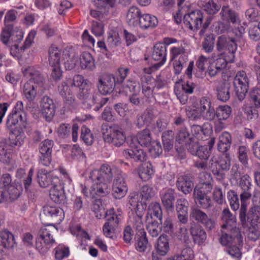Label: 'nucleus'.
<instances>
[{
    "label": "nucleus",
    "instance_id": "obj_1",
    "mask_svg": "<svg viewBox=\"0 0 260 260\" xmlns=\"http://www.w3.org/2000/svg\"><path fill=\"white\" fill-rule=\"evenodd\" d=\"M113 175L111 168L106 164L90 172L89 178L93 182V188L97 195L104 197L110 192V184Z\"/></svg>",
    "mask_w": 260,
    "mask_h": 260
},
{
    "label": "nucleus",
    "instance_id": "obj_2",
    "mask_svg": "<svg viewBox=\"0 0 260 260\" xmlns=\"http://www.w3.org/2000/svg\"><path fill=\"white\" fill-rule=\"evenodd\" d=\"M24 74L29 76L30 78L23 85V94L28 102H34L39 96L40 89L43 85L44 79L39 72L32 67L26 69Z\"/></svg>",
    "mask_w": 260,
    "mask_h": 260
},
{
    "label": "nucleus",
    "instance_id": "obj_3",
    "mask_svg": "<svg viewBox=\"0 0 260 260\" xmlns=\"http://www.w3.org/2000/svg\"><path fill=\"white\" fill-rule=\"evenodd\" d=\"M236 40L224 35L219 36L216 41V47L218 52L222 55V58L229 62H233L237 49Z\"/></svg>",
    "mask_w": 260,
    "mask_h": 260
},
{
    "label": "nucleus",
    "instance_id": "obj_4",
    "mask_svg": "<svg viewBox=\"0 0 260 260\" xmlns=\"http://www.w3.org/2000/svg\"><path fill=\"white\" fill-rule=\"evenodd\" d=\"M102 133L104 141L116 147H120L125 142V133L117 125L102 126Z\"/></svg>",
    "mask_w": 260,
    "mask_h": 260
},
{
    "label": "nucleus",
    "instance_id": "obj_5",
    "mask_svg": "<svg viewBox=\"0 0 260 260\" xmlns=\"http://www.w3.org/2000/svg\"><path fill=\"white\" fill-rule=\"evenodd\" d=\"M212 189V185L209 182H203L194 188L193 198L196 203L204 209L212 206V202L208 194Z\"/></svg>",
    "mask_w": 260,
    "mask_h": 260
},
{
    "label": "nucleus",
    "instance_id": "obj_6",
    "mask_svg": "<svg viewBox=\"0 0 260 260\" xmlns=\"http://www.w3.org/2000/svg\"><path fill=\"white\" fill-rule=\"evenodd\" d=\"M120 214L117 215L112 208L105 213L106 221L103 226L104 235L109 238L113 239L116 237L120 222Z\"/></svg>",
    "mask_w": 260,
    "mask_h": 260
},
{
    "label": "nucleus",
    "instance_id": "obj_7",
    "mask_svg": "<svg viewBox=\"0 0 260 260\" xmlns=\"http://www.w3.org/2000/svg\"><path fill=\"white\" fill-rule=\"evenodd\" d=\"M225 229L227 232L222 231L220 237V242L222 245L228 247L233 244L240 245L242 244V237L239 228Z\"/></svg>",
    "mask_w": 260,
    "mask_h": 260
},
{
    "label": "nucleus",
    "instance_id": "obj_8",
    "mask_svg": "<svg viewBox=\"0 0 260 260\" xmlns=\"http://www.w3.org/2000/svg\"><path fill=\"white\" fill-rule=\"evenodd\" d=\"M184 23L190 30L197 31L205 22L204 13L199 10H196L184 15Z\"/></svg>",
    "mask_w": 260,
    "mask_h": 260
},
{
    "label": "nucleus",
    "instance_id": "obj_9",
    "mask_svg": "<svg viewBox=\"0 0 260 260\" xmlns=\"http://www.w3.org/2000/svg\"><path fill=\"white\" fill-rule=\"evenodd\" d=\"M249 80L246 73L243 71L238 72L234 78V85L237 96L240 101L245 98L249 88Z\"/></svg>",
    "mask_w": 260,
    "mask_h": 260
},
{
    "label": "nucleus",
    "instance_id": "obj_10",
    "mask_svg": "<svg viewBox=\"0 0 260 260\" xmlns=\"http://www.w3.org/2000/svg\"><path fill=\"white\" fill-rule=\"evenodd\" d=\"M78 98L85 108L90 109L98 101V96L95 94L94 88L91 82L85 84V87L80 89Z\"/></svg>",
    "mask_w": 260,
    "mask_h": 260
},
{
    "label": "nucleus",
    "instance_id": "obj_11",
    "mask_svg": "<svg viewBox=\"0 0 260 260\" xmlns=\"http://www.w3.org/2000/svg\"><path fill=\"white\" fill-rule=\"evenodd\" d=\"M197 141L190 136L189 132L186 127L181 128L176 137L175 147L176 150L181 153L184 148L189 150V147H191L193 142Z\"/></svg>",
    "mask_w": 260,
    "mask_h": 260
},
{
    "label": "nucleus",
    "instance_id": "obj_12",
    "mask_svg": "<svg viewBox=\"0 0 260 260\" xmlns=\"http://www.w3.org/2000/svg\"><path fill=\"white\" fill-rule=\"evenodd\" d=\"M193 83L178 82L174 86V92L180 102L184 105L187 103L188 94H192L195 88Z\"/></svg>",
    "mask_w": 260,
    "mask_h": 260
},
{
    "label": "nucleus",
    "instance_id": "obj_13",
    "mask_svg": "<svg viewBox=\"0 0 260 260\" xmlns=\"http://www.w3.org/2000/svg\"><path fill=\"white\" fill-rule=\"evenodd\" d=\"M116 82L114 76L112 74H105L99 77L98 87L99 91L103 94L111 93Z\"/></svg>",
    "mask_w": 260,
    "mask_h": 260
},
{
    "label": "nucleus",
    "instance_id": "obj_14",
    "mask_svg": "<svg viewBox=\"0 0 260 260\" xmlns=\"http://www.w3.org/2000/svg\"><path fill=\"white\" fill-rule=\"evenodd\" d=\"M197 108L202 118L210 121L214 119L215 110L212 105V102L209 98L207 96L201 98Z\"/></svg>",
    "mask_w": 260,
    "mask_h": 260
},
{
    "label": "nucleus",
    "instance_id": "obj_15",
    "mask_svg": "<svg viewBox=\"0 0 260 260\" xmlns=\"http://www.w3.org/2000/svg\"><path fill=\"white\" fill-rule=\"evenodd\" d=\"M190 218L203 224L207 229L211 230L214 227V222L207 214L197 207H192L190 209Z\"/></svg>",
    "mask_w": 260,
    "mask_h": 260
},
{
    "label": "nucleus",
    "instance_id": "obj_16",
    "mask_svg": "<svg viewBox=\"0 0 260 260\" xmlns=\"http://www.w3.org/2000/svg\"><path fill=\"white\" fill-rule=\"evenodd\" d=\"M40 108L43 118L50 121L55 114V105L53 100L48 96H44L41 101Z\"/></svg>",
    "mask_w": 260,
    "mask_h": 260
},
{
    "label": "nucleus",
    "instance_id": "obj_17",
    "mask_svg": "<svg viewBox=\"0 0 260 260\" xmlns=\"http://www.w3.org/2000/svg\"><path fill=\"white\" fill-rule=\"evenodd\" d=\"M251 179L248 174H244L240 178L239 186L242 190L240 194L241 202H246L249 200L252 196L251 192Z\"/></svg>",
    "mask_w": 260,
    "mask_h": 260
},
{
    "label": "nucleus",
    "instance_id": "obj_18",
    "mask_svg": "<svg viewBox=\"0 0 260 260\" xmlns=\"http://www.w3.org/2000/svg\"><path fill=\"white\" fill-rule=\"evenodd\" d=\"M43 213L56 224L60 223L64 217L63 210L57 207L45 206L43 207Z\"/></svg>",
    "mask_w": 260,
    "mask_h": 260
},
{
    "label": "nucleus",
    "instance_id": "obj_19",
    "mask_svg": "<svg viewBox=\"0 0 260 260\" xmlns=\"http://www.w3.org/2000/svg\"><path fill=\"white\" fill-rule=\"evenodd\" d=\"M230 62L222 58H218L211 62L208 66L207 72L211 77H214L223 73V70Z\"/></svg>",
    "mask_w": 260,
    "mask_h": 260
},
{
    "label": "nucleus",
    "instance_id": "obj_20",
    "mask_svg": "<svg viewBox=\"0 0 260 260\" xmlns=\"http://www.w3.org/2000/svg\"><path fill=\"white\" fill-rule=\"evenodd\" d=\"M26 120L25 113L11 112L8 116L6 121V127L12 131L15 128L16 125L19 122L22 126L25 127Z\"/></svg>",
    "mask_w": 260,
    "mask_h": 260
},
{
    "label": "nucleus",
    "instance_id": "obj_21",
    "mask_svg": "<svg viewBox=\"0 0 260 260\" xmlns=\"http://www.w3.org/2000/svg\"><path fill=\"white\" fill-rule=\"evenodd\" d=\"M38 182L42 187H47L49 185H52L59 183V179L55 176L52 177L51 175L44 169L39 170L37 174Z\"/></svg>",
    "mask_w": 260,
    "mask_h": 260
},
{
    "label": "nucleus",
    "instance_id": "obj_22",
    "mask_svg": "<svg viewBox=\"0 0 260 260\" xmlns=\"http://www.w3.org/2000/svg\"><path fill=\"white\" fill-rule=\"evenodd\" d=\"M63 186L60 183L52 185L50 190L49 195L51 199L55 203L61 204L66 202V196Z\"/></svg>",
    "mask_w": 260,
    "mask_h": 260
},
{
    "label": "nucleus",
    "instance_id": "obj_23",
    "mask_svg": "<svg viewBox=\"0 0 260 260\" xmlns=\"http://www.w3.org/2000/svg\"><path fill=\"white\" fill-rule=\"evenodd\" d=\"M62 58L66 70H71L75 68L78 61V57L74 54L73 49L66 48L62 52Z\"/></svg>",
    "mask_w": 260,
    "mask_h": 260
},
{
    "label": "nucleus",
    "instance_id": "obj_24",
    "mask_svg": "<svg viewBox=\"0 0 260 260\" xmlns=\"http://www.w3.org/2000/svg\"><path fill=\"white\" fill-rule=\"evenodd\" d=\"M167 50L164 44L158 43L153 47L152 52V58L158 62L157 63L162 66L166 61Z\"/></svg>",
    "mask_w": 260,
    "mask_h": 260
},
{
    "label": "nucleus",
    "instance_id": "obj_25",
    "mask_svg": "<svg viewBox=\"0 0 260 260\" xmlns=\"http://www.w3.org/2000/svg\"><path fill=\"white\" fill-rule=\"evenodd\" d=\"M122 155L126 159H133L135 161H143L146 160V154L143 150L137 147L123 150Z\"/></svg>",
    "mask_w": 260,
    "mask_h": 260
},
{
    "label": "nucleus",
    "instance_id": "obj_26",
    "mask_svg": "<svg viewBox=\"0 0 260 260\" xmlns=\"http://www.w3.org/2000/svg\"><path fill=\"white\" fill-rule=\"evenodd\" d=\"M176 185L179 190L186 194L190 193L193 187L192 179L187 175L179 177L176 182Z\"/></svg>",
    "mask_w": 260,
    "mask_h": 260
},
{
    "label": "nucleus",
    "instance_id": "obj_27",
    "mask_svg": "<svg viewBox=\"0 0 260 260\" xmlns=\"http://www.w3.org/2000/svg\"><path fill=\"white\" fill-rule=\"evenodd\" d=\"M161 199L164 206L168 211H173L175 199V190L168 188L161 192Z\"/></svg>",
    "mask_w": 260,
    "mask_h": 260
},
{
    "label": "nucleus",
    "instance_id": "obj_28",
    "mask_svg": "<svg viewBox=\"0 0 260 260\" xmlns=\"http://www.w3.org/2000/svg\"><path fill=\"white\" fill-rule=\"evenodd\" d=\"M219 14L222 19L227 22L238 24L240 22L238 14L228 6H223Z\"/></svg>",
    "mask_w": 260,
    "mask_h": 260
},
{
    "label": "nucleus",
    "instance_id": "obj_29",
    "mask_svg": "<svg viewBox=\"0 0 260 260\" xmlns=\"http://www.w3.org/2000/svg\"><path fill=\"white\" fill-rule=\"evenodd\" d=\"M188 151L202 159H207L209 156V150L207 146L200 145L198 141L193 142V144L191 147H189Z\"/></svg>",
    "mask_w": 260,
    "mask_h": 260
},
{
    "label": "nucleus",
    "instance_id": "obj_30",
    "mask_svg": "<svg viewBox=\"0 0 260 260\" xmlns=\"http://www.w3.org/2000/svg\"><path fill=\"white\" fill-rule=\"evenodd\" d=\"M16 245L14 235L8 231H0V249L13 248Z\"/></svg>",
    "mask_w": 260,
    "mask_h": 260
},
{
    "label": "nucleus",
    "instance_id": "obj_31",
    "mask_svg": "<svg viewBox=\"0 0 260 260\" xmlns=\"http://www.w3.org/2000/svg\"><path fill=\"white\" fill-rule=\"evenodd\" d=\"M232 144V137L227 132H224L219 137L217 149L222 153H227Z\"/></svg>",
    "mask_w": 260,
    "mask_h": 260
},
{
    "label": "nucleus",
    "instance_id": "obj_32",
    "mask_svg": "<svg viewBox=\"0 0 260 260\" xmlns=\"http://www.w3.org/2000/svg\"><path fill=\"white\" fill-rule=\"evenodd\" d=\"M169 240V237L166 235L162 234L159 236L155 245L157 254L161 256L167 254L170 249Z\"/></svg>",
    "mask_w": 260,
    "mask_h": 260
},
{
    "label": "nucleus",
    "instance_id": "obj_33",
    "mask_svg": "<svg viewBox=\"0 0 260 260\" xmlns=\"http://www.w3.org/2000/svg\"><path fill=\"white\" fill-rule=\"evenodd\" d=\"M190 231L195 243L201 244L206 239V233L200 225L193 224L191 225Z\"/></svg>",
    "mask_w": 260,
    "mask_h": 260
},
{
    "label": "nucleus",
    "instance_id": "obj_34",
    "mask_svg": "<svg viewBox=\"0 0 260 260\" xmlns=\"http://www.w3.org/2000/svg\"><path fill=\"white\" fill-rule=\"evenodd\" d=\"M23 192L22 185L20 183L14 182L9 185L7 189V199L13 202L17 199Z\"/></svg>",
    "mask_w": 260,
    "mask_h": 260
},
{
    "label": "nucleus",
    "instance_id": "obj_35",
    "mask_svg": "<svg viewBox=\"0 0 260 260\" xmlns=\"http://www.w3.org/2000/svg\"><path fill=\"white\" fill-rule=\"evenodd\" d=\"M158 24L157 18L148 14L141 15L139 19V25L141 28L146 29L153 28Z\"/></svg>",
    "mask_w": 260,
    "mask_h": 260
},
{
    "label": "nucleus",
    "instance_id": "obj_36",
    "mask_svg": "<svg viewBox=\"0 0 260 260\" xmlns=\"http://www.w3.org/2000/svg\"><path fill=\"white\" fill-rule=\"evenodd\" d=\"M48 61L50 66L60 64L62 52L55 45H51L48 48Z\"/></svg>",
    "mask_w": 260,
    "mask_h": 260
},
{
    "label": "nucleus",
    "instance_id": "obj_37",
    "mask_svg": "<svg viewBox=\"0 0 260 260\" xmlns=\"http://www.w3.org/2000/svg\"><path fill=\"white\" fill-rule=\"evenodd\" d=\"M80 64L84 70L92 71L95 68L94 59L88 52H84L80 55Z\"/></svg>",
    "mask_w": 260,
    "mask_h": 260
},
{
    "label": "nucleus",
    "instance_id": "obj_38",
    "mask_svg": "<svg viewBox=\"0 0 260 260\" xmlns=\"http://www.w3.org/2000/svg\"><path fill=\"white\" fill-rule=\"evenodd\" d=\"M136 140L143 147H149L152 142V138L150 130L145 128L137 135V138L132 139V141Z\"/></svg>",
    "mask_w": 260,
    "mask_h": 260
},
{
    "label": "nucleus",
    "instance_id": "obj_39",
    "mask_svg": "<svg viewBox=\"0 0 260 260\" xmlns=\"http://www.w3.org/2000/svg\"><path fill=\"white\" fill-rule=\"evenodd\" d=\"M222 220L225 222L221 226L222 229H234V227H236V217L231 213L228 208H225L223 210Z\"/></svg>",
    "mask_w": 260,
    "mask_h": 260
},
{
    "label": "nucleus",
    "instance_id": "obj_40",
    "mask_svg": "<svg viewBox=\"0 0 260 260\" xmlns=\"http://www.w3.org/2000/svg\"><path fill=\"white\" fill-rule=\"evenodd\" d=\"M214 35L211 33L207 34L202 42V49L206 53H211L214 49Z\"/></svg>",
    "mask_w": 260,
    "mask_h": 260
},
{
    "label": "nucleus",
    "instance_id": "obj_41",
    "mask_svg": "<svg viewBox=\"0 0 260 260\" xmlns=\"http://www.w3.org/2000/svg\"><path fill=\"white\" fill-rule=\"evenodd\" d=\"M54 231V228L49 226H45L42 227L39 232L37 238L43 239V240L50 241V243L54 244L55 242V240L53 238L51 233Z\"/></svg>",
    "mask_w": 260,
    "mask_h": 260
},
{
    "label": "nucleus",
    "instance_id": "obj_42",
    "mask_svg": "<svg viewBox=\"0 0 260 260\" xmlns=\"http://www.w3.org/2000/svg\"><path fill=\"white\" fill-rule=\"evenodd\" d=\"M174 133L172 131L163 133L161 138L164 149L169 151L173 147Z\"/></svg>",
    "mask_w": 260,
    "mask_h": 260
},
{
    "label": "nucleus",
    "instance_id": "obj_43",
    "mask_svg": "<svg viewBox=\"0 0 260 260\" xmlns=\"http://www.w3.org/2000/svg\"><path fill=\"white\" fill-rule=\"evenodd\" d=\"M138 172L140 177L144 181L150 179L153 173L150 164H145L141 166L139 169Z\"/></svg>",
    "mask_w": 260,
    "mask_h": 260
},
{
    "label": "nucleus",
    "instance_id": "obj_44",
    "mask_svg": "<svg viewBox=\"0 0 260 260\" xmlns=\"http://www.w3.org/2000/svg\"><path fill=\"white\" fill-rule=\"evenodd\" d=\"M260 218V211L259 207L258 206H254L251 207L247 214V221L249 222L252 225H255Z\"/></svg>",
    "mask_w": 260,
    "mask_h": 260
},
{
    "label": "nucleus",
    "instance_id": "obj_45",
    "mask_svg": "<svg viewBox=\"0 0 260 260\" xmlns=\"http://www.w3.org/2000/svg\"><path fill=\"white\" fill-rule=\"evenodd\" d=\"M231 112L232 109L229 106H219L216 108L215 115L219 120H226L230 116Z\"/></svg>",
    "mask_w": 260,
    "mask_h": 260
},
{
    "label": "nucleus",
    "instance_id": "obj_46",
    "mask_svg": "<svg viewBox=\"0 0 260 260\" xmlns=\"http://www.w3.org/2000/svg\"><path fill=\"white\" fill-rule=\"evenodd\" d=\"M217 98L222 102H226L229 100L230 97V85L229 84L224 83L217 89Z\"/></svg>",
    "mask_w": 260,
    "mask_h": 260
},
{
    "label": "nucleus",
    "instance_id": "obj_47",
    "mask_svg": "<svg viewBox=\"0 0 260 260\" xmlns=\"http://www.w3.org/2000/svg\"><path fill=\"white\" fill-rule=\"evenodd\" d=\"M12 28V25H5L1 32L0 35V40L3 44H5L6 45H10Z\"/></svg>",
    "mask_w": 260,
    "mask_h": 260
},
{
    "label": "nucleus",
    "instance_id": "obj_48",
    "mask_svg": "<svg viewBox=\"0 0 260 260\" xmlns=\"http://www.w3.org/2000/svg\"><path fill=\"white\" fill-rule=\"evenodd\" d=\"M68 82L70 86L78 87L81 89L82 87L85 86V84H88L90 82L87 79H85L82 75H76L73 79L68 78Z\"/></svg>",
    "mask_w": 260,
    "mask_h": 260
},
{
    "label": "nucleus",
    "instance_id": "obj_49",
    "mask_svg": "<svg viewBox=\"0 0 260 260\" xmlns=\"http://www.w3.org/2000/svg\"><path fill=\"white\" fill-rule=\"evenodd\" d=\"M141 16L140 10L136 7H131L127 13L126 19L128 22L131 24H134L137 19H140Z\"/></svg>",
    "mask_w": 260,
    "mask_h": 260
},
{
    "label": "nucleus",
    "instance_id": "obj_50",
    "mask_svg": "<svg viewBox=\"0 0 260 260\" xmlns=\"http://www.w3.org/2000/svg\"><path fill=\"white\" fill-rule=\"evenodd\" d=\"M149 213L160 221L162 220V212L160 205L158 202H152L149 205Z\"/></svg>",
    "mask_w": 260,
    "mask_h": 260
},
{
    "label": "nucleus",
    "instance_id": "obj_51",
    "mask_svg": "<svg viewBox=\"0 0 260 260\" xmlns=\"http://www.w3.org/2000/svg\"><path fill=\"white\" fill-rule=\"evenodd\" d=\"M53 244L50 243V241L43 240L39 238H36V248L41 253H45Z\"/></svg>",
    "mask_w": 260,
    "mask_h": 260
},
{
    "label": "nucleus",
    "instance_id": "obj_52",
    "mask_svg": "<svg viewBox=\"0 0 260 260\" xmlns=\"http://www.w3.org/2000/svg\"><path fill=\"white\" fill-rule=\"evenodd\" d=\"M115 178L113 183V187L127 188L126 184L124 179L123 174L120 170H116L115 172Z\"/></svg>",
    "mask_w": 260,
    "mask_h": 260
},
{
    "label": "nucleus",
    "instance_id": "obj_53",
    "mask_svg": "<svg viewBox=\"0 0 260 260\" xmlns=\"http://www.w3.org/2000/svg\"><path fill=\"white\" fill-rule=\"evenodd\" d=\"M227 197L232 209L234 211L237 210L239 208L240 204L236 192L233 190H229L228 192Z\"/></svg>",
    "mask_w": 260,
    "mask_h": 260
},
{
    "label": "nucleus",
    "instance_id": "obj_54",
    "mask_svg": "<svg viewBox=\"0 0 260 260\" xmlns=\"http://www.w3.org/2000/svg\"><path fill=\"white\" fill-rule=\"evenodd\" d=\"M134 228L136 231V236L146 235L141 215H137L135 217Z\"/></svg>",
    "mask_w": 260,
    "mask_h": 260
},
{
    "label": "nucleus",
    "instance_id": "obj_55",
    "mask_svg": "<svg viewBox=\"0 0 260 260\" xmlns=\"http://www.w3.org/2000/svg\"><path fill=\"white\" fill-rule=\"evenodd\" d=\"M225 251L234 260H240L242 252L237 245L233 244L226 247Z\"/></svg>",
    "mask_w": 260,
    "mask_h": 260
},
{
    "label": "nucleus",
    "instance_id": "obj_56",
    "mask_svg": "<svg viewBox=\"0 0 260 260\" xmlns=\"http://www.w3.org/2000/svg\"><path fill=\"white\" fill-rule=\"evenodd\" d=\"M55 257L58 260L62 259L68 257L70 254V250L68 247L63 245H59L55 248Z\"/></svg>",
    "mask_w": 260,
    "mask_h": 260
},
{
    "label": "nucleus",
    "instance_id": "obj_57",
    "mask_svg": "<svg viewBox=\"0 0 260 260\" xmlns=\"http://www.w3.org/2000/svg\"><path fill=\"white\" fill-rule=\"evenodd\" d=\"M53 142L50 140H45L40 144L39 150L40 154H51Z\"/></svg>",
    "mask_w": 260,
    "mask_h": 260
},
{
    "label": "nucleus",
    "instance_id": "obj_58",
    "mask_svg": "<svg viewBox=\"0 0 260 260\" xmlns=\"http://www.w3.org/2000/svg\"><path fill=\"white\" fill-rule=\"evenodd\" d=\"M147 231L151 236L156 237L161 231V228L155 221L148 222L147 225Z\"/></svg>",
    "mask_w": 260,
    "mask_h": 260
},
{
    "label": "nucleus",
    "instance_id": "obj_59",
    "mask_svg": "<svg viewBox=\"0 0 260 260\" xmlns=\"http://www.w3.org/2000/svg\"><path fill=\"white\" fill-rule=\"evenodd\" d=\"M146 235L135 236L136 249L139 252H144L147 246L148 241Z\"/></svg>",
    "mask_w": 260,
    "mask_h": 260
},
{
    "label": "nucleus",
    "instance_id": "obj_60",
    "mask_svg": "<svg viewBox=\"0 0 260 260\" xmlns=\"http://www.w3.org/2000/svg\"><path fill=\"white\" fill-rule=\"evenodd\" d=\"M81 138L87 145H91L93 142L94 138L90 130L84 126L81 128Z\"/></svg>",
    "mask_w": 260,
    "mask_h": 260
},
{
    "label": "nucleus",
    "instance_id": "obj_61",
    "mask_svg": "<svg viewBox=\"0 0 260 260\" xmlns=\"http://www.w3.org/2000/svg\"><path fill=\"white\" fill-rule=\"evenodd\" d=\"M187 60V57L185 55H181L178 60L174 59L173 67L176 74H179L181 73L183 67L186 65Z\"/></svg>",
    "mask_w": 260,
    "mask_h": 260
},
{
    "label": "nucleus",
    "instance_id": "obj_62",
    "mask_svg": "<svg viewBox=\"0 0 260 260\" xmlns=\"http://www.w3.org/2000/svg\"><path fill=\"white\" fill-rule=\"evenodd\" d=\"M219 168L222 171H228L231 166V158L228 153H224L220 157L218 158Z\"/></svg>",
    "mask_w": 260,
    "mask_h": 260
},
{
    "label": "nucleus",
    "instance_id": "obj_63",
    "mask_svg": "<svg viewBox=\"0 0 260 260\" xmlns=\"http://www.w3.org/2000/svg\"><path fill=\"white\" fill-rule=\"evenodd\" d=\"M205 10L209 14L216 13L220 9V5L214 0H209L204 5Z\"/></svg>",
    "mask_w": 260,
    "mask_h": 260
},
{
    "label": "nucleus",
    "instance_id": "obj_64",
    "mask_svg": "<svg viewBox=\"0 0 260 260\" xmlns=\"http://www.w3.org/2000/svg\"><path fill=\"white\" fill-rule=\"evenodd\" d=\"M246 17L252 22H259L260 21V14L258 11L254 8H250L245 12Z\"/></svg>",
    "mask_w": 260,
    "mask_h": 260
}]
</instances>
